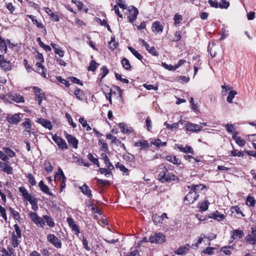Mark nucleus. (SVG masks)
<instances>
[{
	"instance_id": "obj_3",
	"label": "nucleus",
	"mask_w": 256,
	"mask_h": 256,
	"mask_svg": "<svg viewBox=\"0 0 256 256\" xmlns=\"http://www.w3.org/2000/svg\"><path fill=\"white\" fill-rule=\"evenodd\" d=\"M29 216L32 220L37 226L40 228H44L45 225V221L42 218L39 216L37 213L34 212H30Z\"/></svg>"
},
{
	"instance_id": "obj_37",
	"label": "nucleus",
	"mask_w": 256,
	"mask_h": 256,
	"mask_svg": "<svg viewBox=\"0 0 256 256\" xmlns=\"http://www.w3.org/2000/svg\"><path fill=\"white\" fill-rule=\"evenodd\" d=\"M98 144H102V146L100 148L101 150L104 151L106 153H110L108 146L106 143L104 142L102 140H98Z\"/></svg>"
},
{
	"instance_id": "obj_49",
	"label": "nucleus",
	"mask_w": 256,
	"mask_h": 256,
	"mask_svg": "<svg viewBox=\"0 0 256 256\" xmlns=\"http://www.w3.org/2000/svg\"><path fill=\"white\" fill-rule=\"evenodd\" d=\"M8 210H10V212L12 214L14 219L18 220L20 218V215L17 211L15 210L12 207H9Z\"/></svg>"
},
{
	"instance_id": "obj_19",
	"label": "nucleus",
	"mask_w": 256,
	"mask_h": 256,
	"mask_svg": "<svg viewBox=\"0 0 256 256\" xmlns=\"http://www.w3.org/2000/svg\"><path fill=\"white\" fill-rule=\"evenodd\" d=\"M40 190L44 193L48 194L50 196H55L50 191L49 188L46 184H44L43 180H40L38 184Z\"/></svg>"
},
{
	"instance_id": "obj_44",
	"label": "nucleus",
	"mask_w": 256,
	"mask_h": 256,
	"mask_svg": "<svg viewBox=\"0 0 256 256\" xmlns=\"http://www.w3.org/2000/svg\"><path fill=\"white\" fill-rule=\"evenodd\" d=\"M34 94L36 96V98H38L39 96L43 98L44 94L42 92V90L38 87L34 86Z\"/></svg>"
},
{
	"instance_id": "obj_10",
	"label": "nucleus",
	"mask_w": 256,
	"mask_h": 256,
	"mask_svg": "<svg viewBox=\"0 0 256 256\" xmlns=\"http://www.w3.org/2000/svg\"><path fill=\"white\" fill-rule=\"evenodd\" d=\"M66 220L72 230L74 232L76 235H78L80 233V230L74 220L71 217H68L67 218Z\"/></svg>"
},
{
	"instance_id": "obj_52",
	"label": "nucleus",
	"mask_w": 256,
	"mask_h": 256,
	"mask_svg": "<svg viewBox=\"0 0 256 256\" xmlns=\"http://www.w3.org/2000/svg\"><path fill=\"white\" fill-rule=\"evenodd\" d=\"M102 72L100 74L101 76L100 80L106 76L109 72L107 66H102Z\"/></svg>"
},
{
	"instance_id": "obj_48",
	"label": "nucleus",
	"mask_w": 256,
	"mask_h": 256,
	"mask_svg": "<svg viewBox=\"0 0 256 256\" xmlns=\"http://www.w3.org/2000/svg\"><path fill=\"white\" fill-rule=\"evenodd\" d=\"M115 166L116 168H119L120 171L124 172V173H128V169L120 162H118Z\"/></svg>"
},
{
	"instance_id": "obj_58",
	"label": "nucleus",
	"mask_w": 256,
	"mask_h": 256,
	"mask_svg": "<svg viewBox=\"0 0 256 256\" xmlns=\"http://www.w3.org/2000/svg\"><path fill=\"white\" fill-rule=\"evenodd\" d=\"M111 170H108L106 168H100L98 170V172L101 174H104L105 176L106 177H108V176L110 174H112V172L110 171Z\"/></svg>"
},
{
	"instance_id": "obj_28",
	"label": "nucleus",
	"mask_w": 256,
	"mask_h": 256,
	"mask_svg": "<svg viewBox=\"0 0 256 256\" xmlns=\"http://www.w3.org/2000/svg\"><path fill=\"white\" fill-rule=\"evenodd\" d=\"M74 94L78 100H84V92L83 90H80L78 87H76L74 92Z\"/></svg>"
},
{
	"instance_id": "obj_9",
	"label": "nucleus",
	"mask_w": 256,
	"mask_h": 256,
	"mask_svg": "<svg viewBox=\"0 0 256 256\" xmlns=\"http://www.w3.org/2000/svg\"><path fill=\"white\" fill-rule=\"evenodd\" d=\"M65 138L67 140L68 144L74 148H77L78 147V140L72 135L64 132Z\"/></svg>"
},
{
	"instance_id": "obj_34",
	"label": "nucleus",
	"mask_w": 256,
	"mask_h": 256,
	"mask_svg": "<svg viewBox=\"0 0 256 256\" xmlns=\"http://www.w3.org/2000/svg\"><path fill=\"white\" fill-rule=\"evenodd\" d=\"M122 66L126 70H130L131 68V66L129 60L126 58H122Z\"/></svg>"
},
{
	"instance_id": "obj_26",
	"label": "nucleus",
	"mask_w": 256,
	"mask_h": 256,
	"mask_svg": "<svg viewBox=\"0 0 256 256\" xmlns=\"http://www.w3.org/2000/svg\"><path fill=\"white\" fill-rule=\"evenodd\" d=\"M166 159L174 164L179 166L181 164L180 160L177 158L176 156H166Z\"/></svg>"
},
{
	"instance_id": "obj_13",
	"label": "nucleus",
	"mask_w": 256,
	"mask_h": 256,
	"mask_svg": "<svg viewBox=\"0 0 256 256\" xmlns=\"http://www.w3.org/2000/svg\"><path fill=\"white\" fill-rule=\"evenodd\" d=\"M186 130L188 131L198 132L202 130V126L199 124L186 123L185 124Z\"/></svg>"
},
{
	"instance_id": "obj_36",
	"label": "nucleus",
	"mask_w": 256,
	"mask_h": 256,
	"mask_svg": "<svg viewBox=\"0 0 256 256\" xmlns=\"http://www.w3.org/2000/svg\"><path fill=\"white\" fill-rule=\"evenodd\" d=\"M210 204V203L208 200H205L204 202H203L200 204L198 208H200L202 212L206 211L208 208V206Z\"/></svg>"
},
{
	"instance_id": "obj_35",
	"label": "nucleus",
	"mask_w": 256,
	"mask_h": 256,
	"mask_svg": "<svg viewBox=\"0 0 256 256\" xmlns=\"http://www.w3.org/2000/svg\"><path fill=\"white\" fill-rule=\"evenodd\" d=\"M123 158L126 161L131 162H135V158L133 154L128 152L123 155Z\"/></svg>"
},
{
	"instance_id": "obj_6",
	"label": "nucleus",
	"mask_w": 256,
	"mask_h": 256,
	"mask_svg": "<svg viewBox=\"0 0 256 256\" xmlns=\"http://www.w3.org/2000/svg\"><path fill=\"white\" fill-rule=\"evenodd\" d=\"M52 136L53 140L56 144L62 150H67L68 148V146L63 138L58 136L56 134Z\"/></svg>"
},
{
	"instance_id": "obj_31",
	"label": "nucleus",
	"mask_w": 256,
	"mask_h": 256,
	"mask_svg": "<svg viewBox=\"0 0 256 256\" xmlns=\"http://www.w3.org/2000/svg\"><path fill=\"white\" fill-rule=\"evenodd\" d=\"M42 62H37L36 63V66H37L38 67V68H37V72H38L39 74H41V75L42 76H43L44 77H46V74L44 73V70H45V68L44 67L42 64Z\"/></svg>"
},
{
	"instance_id": "obj_5",
	"label": "nucleus",
	"mask_w": 256,
	"mask_h": 256,
	"mask_svg": "<svg viewBox=\"0 0 256 256\" xmlns=\"http://www.w3.org/2000/svg\"><path fill=\"white\" fill-rule=\"evenodd\" d=\"M150 242L152 244H160L164 243L166 240L165 236L162 233H156L154 236L149 238Z\"/></svg>"
},
{
	"instance_id": "obj_25",
	"label": "nucleus",
	"mask_w": 256,
	"mask_h": 256,
	"mask_svg": "<svg viewBox=\"0 0 256 256\" xmlns=\"http://www.w3.org/2000/svg\"><path fill=\"white\" fill-rule=\"evenodd\" d=\"M134 146L140 147V150H146L149 147V144L146 140L138 141L135 142Z\"/></svg>"
},
{
	"instance_id": "obj_18",
	"label": "nucleus",
	"mask_w": 256,
	"mask_h": 256,
	"mask_svg": "<svg viewBox=\"0 0 256 256\" xmlns=\"http://www.w3.org/2000/svg\"><path fill=\"white\" fill-rule=\"evenodd\" d=\"M79 188L80 190L88 198H90L92 196V190L86 184H84L82 186H80Z\"/></svg>"
},
{
	"instance_id": "obj_20",
	"label": "nucleus",
	"mask_w": 256,
	"mask_h": 256,
	"mask_svg": "<svg viewBox=\"0 0 256 256\" xmlns=\"http://www.w3.org/2000/svg\"><path fill=\"white\" fill-rule=\"evenodd\" d=\"M0 168H2V171L8 174H12V167L6 162H2L0 161Z\"/></svg>"
},
{
	"instance_id": "obj_54",
	"label": "nucleus",
	"mask_w": 256,
	"mask_h": 256,
	"mask_svg": "<svg viewBox=\"0 0 256 256\" xmlns=\"http://www.w3.org/2000/svg\"><path fill=\"white\" fill-rule=\"evenodd\" d=\"M224 127L226 128V130L228 132L232 133L234 134V132L235 131L234 130V126L233 124H226L224 125Z\"/></svg>"
},
{
	"instance_id": "obj_15",
	"label": "nucleus",
	"mask_w": 256,
	"mask_h": 256,
	"mask_svg": "<svg viewBox=\"0 0 256 256\" xmlns=\"http://www.w3.org/2000/svg\"><path fill=\"white\" fill-rule=\"evenodd\" d=\"M130 16H128L129 22L131 23L136 19L138 14V10L134 6H132V9L128 10Z\"/></svg>"
},
{
	"instance_id": "obj_39",
	"label": "nucleus",
	"mask_w": 256,
	"mask_h": 256,
	"mask_svg": "<svg viewBox=\"0 0 256 256\" xmlns=\"http://www.w3.org/2000/svg\"><path fill=\"white\" fill-rule=\"evenodd\" d=\"M128 49L130 52L139 60H142V56L134 48L131 46H128Z\"/></svg>"
},
{
	"instance_id": "obj_64",
	"label": "nucleus",
	"mask_w": 256,
	"mask_h": 256,
	"mask_svg": "<svg viewBox=\"0 0 256 256\" xmlns=\"http://www.w3.org/2000/svg\"><path fill=\"white\" fill-rule=\"evenodd\" d=\"M196 217L200 222H204L208 220L209 218L208 216H202L198 214H196Z\"/></svg>"
},
{
	"instance_id": "obj_62",
	"label": "nucleus",
	"mask_w": 256,
	"mask_h": 256,
	"mask_svg": "<svg viewBox=\"0 0 256 256\" xmlns=\"http://www.w3.org/2000/svg\"><path fill=\"white\" fill-rule=\"evenodd\" d=\"M219 4L221 8H227L230 6V3L226 0H221Z\"/></svg>"
},
{
	"instance_id": "obj_21",
	"label": "nucleus",
	"mask_w": 256,
	"mask_h": 256,
	"mask_svg": "<svg viewBox=\"0 0 256 256\" xmlns=\"http://www.w3.org/2000/svg\"><path fill=\"white\" fill-rule=\"evenodd\" d=\"M238 134V132H234V134H232V138L235 140L237 144H238L240 146H243L245 144V141L244 140L241 138L240 136H237L236 135Z\"/></svg>"
},
{
	"instance_id": "obj_29",
	"label": "nucleus",
	"mask_w": 256,
	"mask_h": 256,
	"mask_svg": "<svg viewBox=\"0 0 256 256\" xmlns=\"http://www.w3.org/2000/svg\"><path fill=\"white\" fill-rule=\"evenodd\" d=\"M246 242L248 244L256 245V237H254L252 234H248L245 238Z\"/></svg>"
},
{
	"instance_id": "obj_27",
	"label": "nucleus",
	"mask_w": 256,
	"mask_h": 256,
	"mask_svg": "<svg viewBox=\"0 0 256 256\" xmlns=\"http://www.w3.org/2000/svg\"><path fill=\"white\" fill-rule=\"evenodd\" d=\"M178 148L184 152L190 153L192 154H194V151L192 148L190 146H186V147H184L182 145H178Z\"/></svg>"
},
{
	"instance_id": "obj_11",
	"label": "nucleus",
	"mask_w": 256,
	"mask_h": 256,
	"mask_svg": "<svg viewBox=\"0 0 256 256\" xmlns=\"http://www.w3.org/2000/svg\"><path fill=\"white\" fill-rule=\"evenodd\" d=\"M8 96L10 100H12L17 103L24 102V97L20 94H18L12 92H10L8 94Z\"/></svg>"
},
{
	"instance_id": "obj_1",
	"label": "nucleus",
	"mask_w": 256,
	"mask_h": 256,
	"mask_svg": "<svg viewBox=\"0 0 256 256\" xmlns=\"http://www.w3.org/2000/svg\"><path fill=\"white\" fill-rule=\"evenodd\" d=\"M171 166L167 164L163 168H160L159 174L158 176V179L162 182H170L172 181H174L176 176L172 172H169V168Z\"/></svg>"
},
{
	"instance_id": "obj_53",
	"label": "nucleus",
	"mask_w": 256,
	"mask_h": 256,
	"mask_svg": "<svg viewBox=\"0 0 256 256\" xmlns=\"http://www.w3.org/2000/svg\"><path fill=\"white\" fill-rule=\"evenodd\" d=\"M96 184L100 188H104V185L109 184V181L108 180H102L100 178H96Z\"/></svg>"
},
{
	"instance_id": "obj_55",
	"label": "nucleus",
	"mask_w": 256,
	"mask_h": 256,
	"mask_svg": "<svg viewBox=\"0 0 256 256\" xmlns=\"http://www.w3.org/2000/svg\"><path fill=\"white\" fill-rule=\"evenodd\" d=\"M14 227L15 230V232H16V238H22V232L19 226L17 224H15L14 226Z\"/></svg>"
},
{
	"instance_id": "obj_23",
	"label": "nucleus",
	"mask_w": 256,
	"mask_h": 256,
	"mask_svg": "<svg viewBox=\"0 0 256 256\" xmlns=\"http://www.w3.org/2000/svg\"><path fill=\"white\" fill-rule=\"evenodd\" d=\"M100 156L104 160V162L108 168L110 170H112L114 168V166L110 162L108 156L105 153H102Z\"/></svg>"
},
{
	"instance_id": "obj_22",
	"label": "nucleus",
	"mask_w": 256,
	"mask_h": 256,
	"mask_svg": "<svg viewBox=\"0 0 256 256\" xmlns=\"http://www.w3.org/2000/svg\"><path fill=\"white\" fill-rule=\"evenodd\" d=\"M190 248V245L188 244H186L184 246L179 247L178 249L175 251L174 253L176 254L182 255L185 254L186 252H187Z\"/></svg>"
},
{
	"instance_id": "obj_42",
	"label": "nucleus",
	"mask_w": 256,
	"mask_h": 256,
	"mask_svg": "<svg viewBox=\"0 0 256 256\" xmlns=\"http://www.w3.org/2000/svg\"><path fill=\"white\" fill-rule=\"evenodd\" d=\"M246 204L249 206H254L256 200L254 197L248 196L246 199Z\"/></svg>"
},
{
	"instance_id": "obj_24",
	"label": "nucleus",
	"mask_w": 256,
	"mask_h": 256,
	"mask_svg": "<svg viewBox=\"0 0 256 256\" xmlns=\"http://www.w3.org/2000/svg\"><path fill=\"white\" fill-rule=\"evenodd\" d=\"M50 45L56 54H58L60 57L64 56V52L61 48H59L58 45L54 43H52Z\"/></svg>"
},
{
	"instance_id": "obj_12",
	"label": "nucleus",
	"mask_w": 256,
	"mask_h": 256,
	"mask_svg": "<svg viewBox=\"0 0 256 256\" xmlns=\"http://www.w3.org/2000/svg\"><path fill=\"white\" fill-rule=\"evenodd\" d=\"M0 66L2 70L6 71L11 70L10 62L7 61L2 54H0Z\"/></svg>"
},
{
	"instance_id": "obj_30",
	"label": "nucleus",
	"mask_w": 256,
	"mask_h": 256,
	"mask_svg": "<svg viewBox=\"0 0 256 256\" xmlns=\"http://www.w3.org/2000/svg\"><path fill=\"white\" fill-rule=\"evenodd\" d=\"M43 218L44 220H46L45 222H46L47 225L50 228H54V226L55 224L54 220L50 216L44 215L43 216Z\"/></svg>"
},
{
	"instance_id": "obj_43",
	"label": "nucleus",
	"mask_w": 256,
	"mask_h": 256,
	"mask_svg": "<svg viewBox=\"0 0 256 256\" xmlns=\"http://www.w3.org/2000/svg\"><path fill=\"white\" fill-rule=\"evenodd\" d=\"M25 122L21 124V126L24 127L26 130H30L32 127V124L30 118L24 119Z\"/></svg>"
},
{
	"instance_id": "obj_45",
	"label": "nucleus",
	"mask_w": 256,
	"mask_h": 256,
	"mask_svg": "<svg viewBox=\"0 0 256 256\" xmlns=\"http://www.w3.org/2000/svg\"><path fill=\"white\" fill-rule=\"evenodd\" d=\"M3 150L6 154V155L8 156L10 158L14 157L16 156L15 152L8 148H4Z\"/></svg>"
},
{
	"instance_id": "obj_51",
	"label": "nucleus",
	"mask_w": 256,
	"mask_h": 256,
	"mask_svg": "<svg viewBox=\"0 0 256 256\" xmlns=\"http://www.w3.org/2000/svg\"><path fill=\"white\" fill-rule=\"evenodd\" d=\"M0 50L2 52H4L5 54L7 52V46L4 39L2 41V42H0Z\"/></svg>"
},
{
	"instance_id": "obj_14",
	"label": "nucleus",
	"mask_w": 256,
	"mask_h": 256,
	"mask_svg": "<svg viewBox=\"0 0 256 256\" xmlns=\"http://www.w3.org/2000/svg\"><path fill=\"white\" fill-rule=\"evenodd\" d=\"M36 122L40 124L42 126L46 128H48L49 130H51L52 128V122L45 118H40L37 119Z\"/></svg>"
},
{
	"instance_id": "obj_16",
	"label": "nucleus",
	"mask_w": 256,
	"mask_h": 256,
	"mask_svg": "<svg viewBox=\"0 0 256 256\" xmlns=\"http://www.w3.org/2000/svg\"><path fill=\"white\" fill-rule=\"evenodd\" d=\"M209 218H212L218 222H220L224 220L225 216L224 214H221L218 210H216L209 214Z\"/></svg>"
},
{
	"instance_id": "obj_33",
	"label": "nucleus",
	"mask_w": 256,
	"mask_h": 256,
	"mask_svg": "<svg viewBox=\"0 0 256 256\" xmlns=\"http://www.w3.org/2000/svg\"><path fill=\"white\" fill-rule=\"evenodd\" d=\"M106 138L112 140V142L115 144L116 145L118 146L122 144V142L118 140L116 136H113L111 134H108L106 136Z\"/></svg>"
},
{
	"instance_id": "obj_63",
	"label": "nucleus",
	"mask_w": 256,
	"mask_h": 256,
	"mask_svg": "<svg viewBox=\"0 0 256 256\" xmlns=\"http://www.w3.org/2000/svg\"><path fill=\"white\" fill-rule=\"evenodd\" d=\"M230 249V246H225L220 248V251L222 252L225 254L230 256L231 254V252Z\"/></svg>"
},
{
	"instance_id": "obj_57",
	"label": "nucleus",
	"mask_w": 256,
	"mask_h": 256,
	"mask_svg": "<svg viewBox=\"0 0 256 256\" xmlns=\"http://www.w3.org/2000/svg\"><path fill=\"white\" fill-rule=\"evenodd\" d=\"M150 143L152 144H154L156 148H160V147L161 140L158 138L152 139Z\"/></svg>"
},
{
	"instance_id": "obj_46",
	"label": "nucleus",
	"mask_w": 256,
	"mask_h": 256,
	"mask_svg": "<svg viewBox=\"0 0 256 256\" xmlns=\"http://www.w3.org/2000/svg\"><path fill=\"white\" fill-rule=\"evenodd\" d=\"M146 50L152 56H158V52L156 50L154 46L150 47L148 44V48H146Z\"/></svg>"
},
{
	"instance_id": "obj_40",
	"label": "nucleus",
	"mask_w": 256,
	"mask_h": 256,
	"mask_svg": "<svg viewBox=\"0 0 256 256\" xmlns=\"http://www.w3.org/2000/svg\"><path fill=\"white\" fill-rule=\"evenodd\" d=\"M88 158L94 164L96 165L97 166H98V167L100 166V164L98 159L97 158H95L92 154L89 153L88 156Z\"/></svg>"
},
{
	"instance_id": "obj_4",
	"label": "nucleus",
	"mask_w": 256,
	"mask_h": 256,
	"mask_svg": "<svg viewBox=\"0 0 256 256\" xmlns=\"http://www.w3.org/2000/svg\"><path fill=\"white\" fill-rule=\"evenodd\" d=\"M19 192L22 194L24 199L28 201L32 205L37 204V202L35 198L32 197V195L28 194L26 188L24 186H20L18 188Z\"/></svg>"
},
{
	"instance_id": "obj_47",
	"label": "nucleus",
	"mask_w": 256,
	"mask_h": 256,
	"mask_svg": "<svg viewBox=\"0 0 256 256\" xmlns=\"http://www.w3.org/2000/svg\"><path fill=\"white\" fill-rule=\"evenodd\" d=\"M187 187L188 189L192 188L194 191L197 192V190H202L204 188V186L202 184L198 185L192 184L191 186H188Z\"/></svg>"
},
{
	"instance_id": "obj_32",
	"label": "nucleus",
	"mask_w": 256,
	"mask_h": 256,
	"mask_svg": "<svg viewBox=\"0 0 256 256\" xmlns=\"http://www.w3.org/2000/svg\"><path fill=\"white\" fill-rule=\"evenodd\" d=\"M232 235L231 236V239L234 240L236 238H241L244 235V232L242 230H236L232 232Z\"/></svg>"
},
{
	"instance_id": "obj_59",
	"label": "nucleus",
	"mask_w": 256,
	"mask_h": 256,
	"mask_svg": "<svg viewBox=\"0 0 256 256\" xmlns=\"http://www.w3.org/2000/svg\"><path fill=\"white\" fill-rule=\"evenodd\" d=\"M244 154L242 152H238L236 150H234L231 151L230 156H238V157H244Z\"/></svg>"
},
{
	"instance_id": "obj_38",
	"label": "nucleus",
	"mask_w": 256,
	"mask_h": 256,
	"mask_svg": "<svg viewBox=\"0 0 256 256\" xmlns=\"http://www.w3.org/2000/svg\"><path fill=\"white\" fill-rule=\"evenodd\" d=\"M99 64L96 62L95 60H92L90 62V66L88 68V71L94 72L96 68L99 66Z\"/></svg>"
},
{
	"instance_id": "obj_50",
	"label": "nucleus",
	"mask_w": 256,
	"mask_h": 256,
	"mask_svg": "<svg viewBox=\"0 0 256 256\" xmlns=\"http://www.w3.org/2000/svg\"><path fill=\"white\" fill-rule=\"evenodd\" d=\"M236 92L234 90H231L229 92V94L226 98V101L230 104L232 102V100L236 94Z\"/></svg>"
},
{
	"instance_id": "obj_7",
	"label": "nucleus",
	"mask_w": 256,
	"mask_h": 256,
	"mask_svg": "<svg viewBox=\"0 0 256 256\" xmlns=\"http://www.w3.org/2000/svg\"><path fill=\"white\" fill-rule=\"evenodd\" d=\"M23 114L21 113L15 114H9L6 117V120L10 124H18L21 120Z\"/></svg>"
},
{
	"instance_id": "obj_41",
	"label": "nucleus",
	"mask_w": 256,
	"mask_h": 256,
	"mask_svg": "<svg viewBox=\"0 0 256 256\" xmlns=\"http://www.w3.org/2000/svg\"><path fill=\"white\" fill-rule=\"evenodd\" d=\"M118 126L120 128L122 132L124 134H128L132 132L130 130L128 129L126 124L124 123H120Z\"/></svg>"
},
{
	"instance_id": "obj_60",
	"label": "nucleus",
	"mask_w": 256,
	"mask_h": 256,
	"mask_svg": "<svg viewBox=\"0 0 256 256\" xmlns=\"http://www.w3.org/2000/svg\"><path fill=\"white\" fill-rule=\"evenodd\" d=\"M215 248L213 247H207L202 252L204 254H208L209 255L212 254L214 253V250H215Z\"/></svg>"
},
{
	"instance_id": "obj_61",
	"label": "nucleus",
	"mask_w": 256,
	"mask_h": 256,
	"mask_svg": "<svg viewBox=\"0 0 256 256\" xmlns=\"http://www.w3.org/2000/svg\"><path fill=\"white\" fill-rule=\"evenodd\" d=\"M56 78L59 82L64 84L66 87L68 88L70 86L69 82L66 80L63 79L61 76H58Z\"/></svg>"
},
{
	"instance_id": "obj_2",
	"label": "nucleus",
	"mask_w": 256,
	"mask_h": 256,
	"mask_svg": "<svg viewBox=\"0 0 256 256\" xmlns=\"http://www.w3.org/2000/svg\"><path fill=\"white\" fill-rule=\"evenodd\" d=\"M188 190H190L189 192L185 196L184 200V203L186 205L192 204L199 196L198 192H195L192 188Z\"/></svg>"
},
{
	"instance_id": "obj_56",
	"label": "nucleus",
	"mask_w": 256,
	"mask_h": 256,
	"mask_svg": "<svg viewBox=\"0 0 256 256\" xmlns=\"http://www.w3.org/2000/svg\"><path fill=\"white\" fill-rule=\"evenodd\" d=\"M232 209L234 210L232 211V212H235L238 214H240L242 217L244 216V214L242 213V210H240V208L238 206H232Z\"/></svg>"
},
{
	"instance_id": "obj_8",
	"label": "nucleus",
	"mask_w": 256,
	"mask_h": 256,
	"mask_svg": "<svg viewBox=\"0 0 256 256\" xmlns=\"http://www.w3.org/2000/svg\"><path fill=\"white\" fill-rule=\"evenodd\" d=\"M48 240L58 248H62V242L54 234H49L47 236Z\"/></svg>"
},
{
	"instance_id": "obj_17",
	"label": "nucleus",
	"mask_w": 256,
	"mask_h": 256,
	"mask_svg": "<svg viewBox=\"0 0 256 256\" xmlns=\"http://www.w3.org/2000/svg\"><path fill=\"white\" fill-rule=\"evenodd\" d=\"M164 26L160 22L157 20L153 22L152 25V32L156 33H162L163 32Z\"/></svg>"
}]
</instances>
